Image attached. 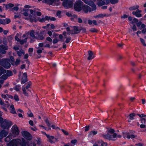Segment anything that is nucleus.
Listing matches in <instances>:
<instances>
[{"label": "nucleus", "mask_w": 146, "mask_h": 146, "mask_svg": "<svg viewBox=\"0 0 146 146\" xmlns=\"http://www.w3.org/2000/svg\"><path fill=\"white\" fill-rule=\"evenodd\" d=\"M107 134H101V136L105 139H108L109 141L112 140L115 141L117 139V137L121 138L122 136L121 135H118L115 133V130L111 128H107Z\"/></svg>", "instance_id": "1"}, {"label": "nucleus", "mask_w": 146, "mask_h": 146, "mask_svg": "<svg viewBox=\"0 0 146 146\" xmlns=\"http://www.w3.org/2000/svg\"><path fill=\"white\" fill-rule=\"evenodd\" d=\"M88 5L92 7V8L89 6L86 5H84L82 7V9L85 13H87L88 12H91L96 9V6L94 3L92 4V5Z\"/></svg>", "instance_id": "2"}, {"label": "nucleus", "mask_w": 146, "mask_h": 146, "mask_svg": "<svg viewBox=\"0 0 146 146\" xmlns=\"http://www.w3.org/2000/svg\"><path fill=\"white\" fill-rule=\"evenodd\" d=\"M9 62H10V60L9 59L3 58L0 59V65L2 66L6 69H8L11 66Z\"/></svg>", "instance_id": "3"}, {"label": "nucleus", "mask_w": 146, "mask_h": 146, "mask_svg": "<svg viewBox=\"0 0 146 146\" xmlns=\"http://www.w3.org/2000/svg\"><path fill=\"white\" fill-rule=\"evenodd\" d=\"M83 3L80 0L76 1L74 5V8L76 11H80L83 6Z\"/></svg>", "instance_id": "4"}, {"label": "nucleus", "mask_w": 146, "mask_h": 146, "mask_svg": "<svg viewBox=\"0 0 146 146\" xmlns=\"http://www.w3.org/2000/svg\"><path fill=\"white\" fill-rule=\"evenodd\" d=\"M73 0H66L62 3L63 6L66 9L71 7L73 5Z\"/></svg>", "instance_id": "5"}, {"label": "nucleus", "mask_w": 146, "mask_h": 146, "mask_svg": "<svg viewBox=\"0 0 146 146\" xmlns=\"http://www.w3.org/2000/svg\"><path fill=\"white\" fill-rule=\"evenodd\" d=\"M12 125L11 121L5 119L1 124V127L3 129H8Z\"/></svg>", "instance_id": "6"}, {"label": "nucleus", "mask_w": 146, "mask_h": 146, "mask_svg": "<svg viewBox=\"0 0 146 146\" xmlns=\"http://www.w3.org/2000/svg\"><path fill=\"white\" fill-rule=\"evenodd\" d=\"M23 137L26 139L29 140H31L32 139V137L31 134L28 132L24 131L22 132Z\"/></svg>", "instance_id": "7"}, {"label": "nucleus", "mask_w": 146, "mask_h": 146, "mask_svg": "<svg viewBox=\"0 0 146 146\" xmlns=\"http://www.w3.org/2000/svg\"><path fill=\"white\" fill-rule=\"evenodd\" d=\"M12 133L14 136L19 134V130L18 128L16 125H15L12 127Z\"/></svg>", "instance_id": "8"}, {"label": "nucleus", "mask_w": 146, "mask_h": 146, "mask_svg": "<svg viewBox=\"0 0 146 146\" xmlns=\"http://www.w3.org/2000/svg\"><path fill=\"white\" fill-rule=\"evenodd\" d=\"M8 47L6 45L1 44L0 45V53L2 54H5L6 53V50H7Z\"/></svg>", "instance_id": "9"}, {"label": "nucleus", "mask_w": 146, "mask_h": 146, "mask_svg": "<svg viewBox=\"0 0 146 146\" xmlns=\"http://www.w3.org/2000/svg\"><path fill=\"white\" fill-rule=\"evenodd\" d=\"M107 146L108 145L106 142H104L102 140H99L96 142L93 146Z\"/></svg>", "instance_id": "10"}, {"label": "nucleus", "mask_w": 146, "mask_h": 146, "mask_svg": "<svg viewBox=\"0 0 146 146\" xmlns=\"http://www.w3.org/2000/svg\"><path fill=\"white\" fill-rule=\"evenodd\" d=\"M74 29V31L71 30L70 32H68V34L70 35V34L73 35L76 34L80 33V29H78V27L74 26L72 27Z\"/></svg>", "instance_id": "11"}, {"label": "nucleus", "mask_w": 146, "mask_h": 146, "mask_svg": "<svg viewBox=\"0 0 146 146\" xmlns=\"http://www.w3.org/2000/svg\"><path fill=\"white\" fill-rule=\"evenodd\" d=\"M18 141L16 139L12 140L10 143L7 144V146H17Z\"/></svg>", "instance_id": "12"}, {"label": "nucleus", "mask_w": 146, "mask_h": 146, "mask_svg": "<svg viewBox=\"0 0 146 146\" xmlns=\"http://www.w3.org/2000/svg\"><path fill=\"white\" fill-rule=\"evenodd\" d=\"M141 10L138 9L135 11H133L132 13L133 15H135L137 17H140L142 16V15L141 14Z\"/></svg>", "instance_id": "13"}, {"label": "nucleus", "mask_w": 146, "mask_h": 146, "mask_svg": "<svg viewBox=\"0 0 146 146\" xmlns=\"http://www.w3.org/2000/svg\"><path fill=\"white\" fill-rule=\"evenodd\" d=\"M8 132L5 130H2L0 133V140H1L3 137H6L8 134Z\"/></svg>", "instance_id": "14"}, {"label": "nucleus", "mask_w": 146, "mask_h": 146, "mask_svg": "<svg viewBox=\"0 0 146 146\" xmlns=\"http://www.w3.org/2000/svg\"><path fill=\"white\" fill-rule=\"evenodd\" d=\"M88 57L87 59L88 60H90L93 59L95 56L94 55V53L91 50H89L88 51Z\"/></svg>", "instance_id": "15"}, {"label": "nucleus", "mask_w": 146, "mask_h": 146, "mask_svg": "<svg viewBox=\"0 0 146 146\" xmlns=\"http://www.w3.org/2000/svg\"><path fill=\"white\" fill-rule=\"evenodd\" d=\"M23 77L22 78L21 82V84H23L25 83L27 81V75L26 73H24L23 74Z\"/></svg>", "instance_id": "16"}, {"label": "nucleus", "mask_w": 146, "mask_h": 146, "mask_svg": "<svg viewBox=\"0 0 146 146\" xmlns=\"http://www.w3.org/2000/svg\"><path fill=\"white\" fill-rule=\"evenodd\" d=\"M45 135L48 138V141L51 143H54V142L52 141V139H54V137L52 136H50L49 135H47L46 133H45Z\"/></svg>", "instance_id": "17"}, {"label": "nucleus", "mask_w": 146, "mask_h": 146, "mask_svg": "<svg viewBox=\"0 0 146 146\" xmlns=\"http://www.w3.org/2000/svg\"><path fill=\"white\" fill-rule=\"evenodd\" d=\"M33 15L32 14V15L29 16V20L31 22H33V21L36 22V18L35 15Z\"/></svg>", "instance_id": "18"}, {"label": "nucleus", "mask_w": 146, "mask_h": 146, "mask_svg": "<svg viewBox=\"0 0 146 146\" xmlns=\"http://www.w3.org/2000/svg\"><path fill=\"white\" fill-rule=\"evenodd\" d=\"M122 133L123 138H127L129 139H130V136L129 133L127 132L124 131L122 132Z\"/></svg>", "instance_id": "19"}, {"label": "nucleus", "mask_w": 146, "mask_h": 146, "mask_svg": "<svg viewBox=\"0 0 146 146\" xmlns=\"http://www.w3.org/2000/svg\"><path fill=\"white\" fill-rule=\"evenodd\" d=\"M106 16L107 15L106 14H100L94 16V17L95 19L103 18Z\"/></svg>", "instance_id": "20"}, {"label": "nucleus", "mask_w": 146, "mask_h": 146, "mask_svg": "<svg viewBox=\"0 0 146 146\" xmlns=\"http://www.w3.org/2000/svg\"><path fill=\"white\" fill-rule=\"evenodd\" d=\"M88 23L89 25H92V23L95 25H97V21L96 20H93L92 21L90 20H88Z\"/></svg>", "instance_id": "21"}, {"label": "nucleus", "mask_w": 146, "mask_h": 146, "mask_svg": "<svg viewBox=\"0 0 146 146\" xmlns=\"http://www.w3.org/2000/svg\"><path fill=\"white\" fill-rule=\"evenodd\" d=\"M29 33V34L30 36L32 38H36L34 35L35 32L33 30H31L30 31L28 32Z\"/></svg>", "instance_id": "22"}, {"label": "nucleus", "mask_w": 146, "mask_h": 146, "mask_svg": "<svg viewBox=\"0 0 146 146\" xmlns=\"http://www.w3.org/2000/svg\"><path fill=\"white\" fill-rule=\"evenodd\" d=\"M10 110V112L11 113L13 114H16L15 109L13 105H12L11 106Z\"/></svg>", "instance_id": "23"}, {"label": "nucleus", "mask_w": 146, "mask_h": 146, "mask_svg": "<svg viewBox=\"0 0 146 146\" xmlns=\"http://www.w3.org/2000/svg\"><path fill=\"white\" fill-rule=\"evenodd\" d=\"M136 114L134 113H132L129 114V120H128L129 122H130V120H132L134 119V117L135 116Z\"/></svg>", "instance_id": "24"}, {"label": "nucleus", "mask_w": 146, "mask_h": 146, "mask_svg": "<svg viewBox=\"0 0 146 146\" xmlns=\"http://www.w3.org/2000/svg\"><path fill=\"white\" fill-rule=\"evenodd\" d=\"M139 6L138 5H135L132 7H131L129 8V9L130 11H133L136 9H138Z\"/></svg>", "instance_id": "25"}, {"label": "nucleus", "mask_w": 146, "mask_h": 146, "mask_svg": "<svg viewBox=\"0 0 146 146\" xmlns=\"http://www.w3.org/2000/svg\"><path fill=\"white\" fill-rule=\"evenodd\" d=\"M17 54L19 56H21L22 54H25L24 51L21 49H20L19 51L17 52Z\"/></svg>", "instance_id": "26"}, {"label": "nucleus", "mask_w": 146, "mask_h": 146, "mask_svg": "<svg viewBox=\"0 0 146 146\" xmlns=\"http://www.w3.org/2000/svg\"><path fill=\"white\" fill-rule=\"evenodd\" d=\"M20 60L18 58L16 60L15 62H14L12 63V65L13 66H17L19 64L20 62Z\"/></svg>", "instance_id": "27"}, {"label": "nucleus", "mask_w": 146, "mask_h": 146, "mask_svg": "<svg viewBox=\"0 0 146 146\" xmlns=\"http://www.w3.org/2000/svg\"><path fill=\"white\" fill-rule=\"evenodd\" d=\"M46 20L49 21L50 20L52 21H54L56 20V18L53 17L46 16Z\"/></svg>", "instance_id": "28"}, {"label": "nucleus", "mask_w": 146, "mask_h": 146, "mask_svg": "<svg viewBox=\"0 0 146 146\" xmlns=\"http://www.w3.org/2000/svg\"><path fill=\"white\" fill-rule=\"evenodd\" d=\"M3 5L5 6V7L6 10L14 6V4L12 3H9L6 5H5V4H4Z\"/></svg>", "instance_id": "29"}, {"label": "nucleus", "mask_w": 146, "mask_h": 146, "mask_svg": "<svg viewBox=\"0 0 146 146\" xmlns=\"http://www.w3.org/2000/svg\"><path fill=\"white\" fill-rule=\"evenodd\" d=\"M84 3L87 4L92 5L94 3L91 0H82Z\"/></svg>", "instance_id": "30"}, {"label": "nucleus", "mask_w": 146, "mask_h": 146, "mask_svg": "<svg viewBox=\"0 0 146 146\" xmlns=\"http://www.w3.org/2000/svg\"><path fill=\"white\" fill-rule=\"evenodd\" d=\"M6 72V70L4 69L2 67L0 66V76L3 74H4Z\"/></svg>", "instance_id": "31"}, {"label": "nucleus", "mask_w": 146, "mask_h": 146, "mask_svg": "<svg viewBox=\"0 0 146 146\" xmlns=\"http://www.w3.org/2000/svg\"><path fill=\"white\" fill-rule=\"evenodd\" d=\"M105 4V3L102 0L100 1H98L97 5L98 6H101Z\"/></svg>", "instance_id": "32"}, {"label": "nucleus", "mask_w": 146, "mask_h": 146, "mask_svg": "<svg viewBox=\"0 0 146 146\" xmlns=\"http://www.w3.org/2000/svg\"><path fill=\"white\" fill-rule=\"evenodd\" d=\"M29 35V33L27 32L25 33L21 37V38H27V40L28 38V36Z\"/></svg>", "instance_id": "33"}, {"label": "nucleus", "mask_w": 146, "mask_h": 146, "mask_svg": "<svg viewBox=\"0 0 146 146\" xmlns=\"http://www.w3.org/2000/svg\"><path fill=\"white\" fill-rule=\"evenodd\" d=\"M7 77L11 76L13 75V73L11 71L7 70V71L6 74Z\"/></svg>", "instance_id": "34"}, {"label": "nucleus", "mask_w": 146, "mask_h": 146, "mask_svg": "<svg viewBox=\"0 0 146 146\" xmlns=\"http://www.w3.org/2000/svg\"><path fill=\"white\" fill-rule=\"evenodd\" d=\"M54 1L55 0H45L46 3L49 4L50 5H52L54 2Z\"/></svg>", "instance_id": "35"}, {"label": "nucleus", "mask_w": 146, "mask_h": 146, "mask_svg": "<svg viewBox=\"0 0 146 146\" xmlns=\"http://www.w3.org/2000/svg\"><path fill=\"white\" fill-rule=\"evenodd\" d=\"M22 90L23 91V93L25 95L27 96H28L29 94L25 90V88L24 87H23Z\"/></svg>", "instance_id": "36"}, {"label": "nucleus", "mask_w": 146, "mask_h": 146, "mask_svg": "<svg viewBox=\"0 0 146 146\" xmlns=\"http://www.w3.org/2000/svg\"><path fill=\"white\" fill-rule=\"evenodd\" d=\"M45 121L47 126L49 127V129H51V128L50 127L51 124L50 123L48 119L47 118L45 120Z\"/></svg>", "instance_id": "37"}, {"label": "nucleus", "mask_w": 146, "mask_h": 146, "mask_svg": "<svg viewBox=\"0 0 146 146\" xmlns=\"http://www.w3.org/2000/svg\"><path fill=\"white\" fill-rule=\"evenodd\" d=\"M98 133V132L97 131H90L89 133V135H96Z\"/></svg>", "instance_id": "38"}, {"label": "nucleus", "mask_w": 146, "mask_h": 146, "mask_svg": "<svg viewBox=\"0 0 146 146\" xmlns=\"http://www.w3.org/2000/svg\"><path fill=\"white\" fill-rule=\"evenodd\" d=\"M27 42V38H25L24 39L20 40L19 42L21 45L23 44L24 43H25Z\"/></svg>", "instance_id": "39"}, {"label": "nucleus", "mask_w": 146, "mask_h": 146, "mask_svg": "<svg viewBox=\"0 0 146 146\" xmlns=\"http://www.w3.org/2000/svg\"><path fill=\"white\" fill-rule=\"evenodd\" d=\"M89 31L92 33H98V30L96 29L93 28L90 29Z\"/></svg>", "instance_id": "40"}, {"label": "nucleus", "mask_w": 146, "mask_h": 146, "mask_svg": "<svg viewBox=\"0 0 146 146\" xmlns=\"http://www.w3.org/2000/svg\"><path fill=\"white\" fill-rule=\"evenodd\" d=\"M6 74L3 75L1 76L0 77V78L4 80H6L8 78Z\"/></svg>", "instance_id": "41"}, {"label": "nucleus", "mask_w": 146, "mask_h": 146, "mask_svg": "<svg viewBox=\"0 0 146 146\" xmlns=\"http://www.w3.org/2000/svg\"><path fill=\"white\" fill-rule=\"evenodd\" d=\"M36 38L38 40H42L44 38V37L43 35H39L38 36V37Z\"/></svg>", "instance_id": "42"}, {"label": "nucleus", "mask_w": 146, "mask_h": 146, "mask_svg": "<svg viewBox=\"0 0 146 146\" xmlns=\"http://www.w3.org/2000/svg\"><path fill=\"white\" fill-rule=\"evenodd\" d=\"M80 31H82V32L84 33H85L86 32V28H83L82 27H80Z\"/></svg>", "instance_id": "43"}, {"label": "nucleus", "mask_w": 146, "mask_h": 146, "mask_svg": "<svg viewBox=\"0 0 146 146\" xmlns=\"http://www.w3.org/2000/svg\"><path fill=\"white\" fill-rule=\"evenodd\" d=\"M140 41L142 44L145 46H146V44L145 43V41L144 40L141 38H140Z\"/></svg>", "instance_id": "44"}, {"label": "nucleus", "mask_w": 146, "mask_h": 146, "mask_svg": "<svg viewBox=\"0 0 146 146\" xmlns=\"http://www.w3.org/2000/svg\"><path fill=\"white\" fill-rule=\"evenodd\" d=\"M110 2L112 4H115L118 2V0H110Z\"/></svg>", "instance_id": "45"}, {"label": "nucleus", "mask_w": 146, "mask_h": 146, "mask_svg": "<svg viewBox=\"0 0 146 146\" xmlns=\"http://www.w3.org/2000/svg\"><path fill=\"white\" fill-rule=\"evenodd\" d=\"M33 50V48H29L28 50V52L29 53V55L30 56H32V54L31 53L32 52Z\"/></svg>", "instance_id": "46"}, {"label": "nucleus", "mask_w": 146, "mask_h": 146, "mask_svg": "<svg viewBox=\"0 0 146 146\" xmlns=\"http://www.w3.org/2000/svg\"><path fill=\"white\" fill-rule=\"evenodd\" d=\"M11 137L10 136H7L5 139V141L6 142H8L11 139Z\"/></svg>", "instance_id": "47"}, {"label": "nucleus", "mask_w": 146, "mask_h": 146, "mask_svg": "<svg viewBox=\"0 0 146 146\" xmlns=\"http://www.w3.org/2000/svg\"><path fill=\"white\" fill-rule=\"evenodd\" d=\"M59 41V40L58 39L56 38L53 39L52 42L53 44H56Z\"/></svg>", "instance_id": "48"}, {"label": "nucleus", "mask_w": 146, "mask_h": 146, "mask_svg": "<svg viewBox=\"0 0 146 146\" xmlns=\"http://www.w3.org/2000/svg\"><path fill=\"white\" fill-rule=\"evenodd\" d=\"M19 7H15L11 9L10 11L13 12L14 11H17L19 9Z\"/></svg>", "instance_id": "49"}, {"label": "nucleus", "mask_w": 146, "mask_h": 146, "mask_svg": "<svg viewBox=\"0 0 146 146\" xmlns=\"http://www.w3.org/2000/svg\"><path fill=\"white\" fill-rule=\"evenodd\" d=\"M36 48L38 49L36 51V52L37 53L39 54L42 52V50L39 49V47H36Z\"/></svg>", "instance_id": "50"}, {"label": "nucleus", "mask_w": 146, "mask_h": 146, "mask_svg": "<svg viewBox=\"0 0 146 146\" xmlns=\"http://www.w3.org/2000/svg\"><path fill=\"white\" fill-rule=\"evenodd\" d=\"M0 23L1 24L5 25L6 24L5 20H2L0 19Z\"/></svg>", "instance_id": "51"}, {"label": "nucleus", "mask_w": 146, "mask_h": 146, "mask_svg": "<svg viewBox=\"0 0 146 146\" xmlns=\"http://www.w3.org/2000/svg\"><path fill=\"white\" fill-rule=\"evenodd\" d=\"M14 89L17 91H19L20 89V86L19 85H17L14 88Z\"/></svg>", "instance_id": "52"}, {"label": "nucleus", "mask_w": 146, "mask_h": 146, "mask_svg": "<svg viewBox=\"0 0 146 146\" xmlns=\"http://www.w3.org/2000/svg\"><path fill=\"white\" fill-rule=\"evenodd\" d=\"M66 39L65 41V42L66 43H68L70 42V40L71 39V37H66Z\"/></svg>", "instance_id": "53"}, {"label": "nucleus", "mask_w": 146, "mask_h": 146, "mask_svg": "<svg viewBox=\"0 0 146 146\" xmlns=\"http://www.w3.org/2000/svg\"><path fill=\"white\" fill-rule=\"evenodd\" d=\"M138 21V19H136V18H134L133 19V21L131 22V23L132 24H133L134 23H136Z\"/></svg>", "instance_id": "54"}, {"label": "nucleus", "mask_w": 146, "mask_h": 146, "mask_svg": "<svg viewBox=\"0 0 146 146\" xmlns=\"http://www.w3.org/2000/svg\"><path fill=\"white\" fill-rule=\"evenodd\" d=\"M128 17V15L126 14H123L121 16V17L122 19H126Z\"/></svg>", "instance_id": "55"}, {"label": "nucleus", "mask_w": 146, "mask_h": 146, "mask_svg": "<svg viewBox=\"0 0 146 146\" xmlns=\"http://www.w3.org/2000/svg\"><path fill=\"white\" fill-rule=\"evenodd\" d=\"M46 20V17L45 18H42V19H39V21L40 22H44L45 21V20Z\"/></svg>", "instance_id": "56"}, {"label": "nucleus", "mask_w": 146, "mask_h": 146, "mask_svg": "<svg viewBox=\"0 0 146 146\" xmlns=\"http://www.w3.org/2000/svg\"><path fill=\"white\" fill-rule=\"evenodd\" d=\"M14 99L17 101H18L19 100L18 96L17 95H15L14 96Z\"/></svg>", "instance_id": "57"}, {"label": "nucleus", "mask_w": 146, "mask_h": 146, "mask_svg": "<svg viewBox=\"0 0 146 146\" xmlns=\"http://www.w3.org/2000/svg\"><path fill=\"white\" fill-rule=\"evenodd\" d=\"M10 60H11V64H12V63L14 62V60L13 57V56H11L10 57V59H9Z\"/></svg>", "instance_id": "58"}, {"label": "nucleus", "mask_w": 146, "mask_h": 146, "mask_svg": "<svg viewBox=\"0 0 146 146\" xmlns=\"http://www.w3.org/2000/svg\"><path fill=\"white\" fill-rule=\"evenodd\" d=\"M30 113H28L27 114L28 115V116L30 117H33V114L32 113L31 111H29Z\"/></svg>", "instance_id": "59"}, {"label": "nucleus", "mask_w": 146, "mask_h": 146, "mask_svg": "<svg viewBox=\"0 0 146 146\" xmlns=\"http://www.w3.org/2000/svg\"><path fill=\"white\" fill-rule=\"evenodd\" d=\"M61 130L65 135H69L67 131H65L64 130L62 129Z\"/></svg>", "instance_id": "60"}, {"label": "nucleus", "mask_w": 146, "mask_h": 146, "mask_svg": "<svg viewBox=\"0 0 146 146\" xmlns=\"http://www.w3.org/2000/svg\"><path fill=\"white\" fill-rule=\"evenodd\" d=\"M13 38L12 36H10L8 38V40L9 42H11L12 41Z\"/></svg>", "instance_id": "61"}, {"label": "nucleus", "mask_w": 146, "mask_h": 146, "mask_svg": "<svg viewBox=\"0 0 146 146\" xmlns=\"http://www.w3.org/2000/svg\"><path fill=\"white\" fill-rule=\"evenodd\" d=\"M141 121L142 123L145 124V118H143L141 119Z\"/></svg>", "instance_id": "62"}, {"label": "nucleus", "mask_w": 146, "mask_h": 146, "mask_svg": "<svg viewBox=\"0 0 146 146\" xmlns=\"http://www.w3.org/2000/svg\"><path fill=\"white\" fill-rule=\"evenodd\" d=\"M132 29L133 31H135L137 30L136 26L135 25H133V27L132 28Z\"/></svg>", "instance_id": "63"}, {"label": "nucleus", "mask_w": 146, "mask_h": 146, "mask_svg": "<svg viewBox=\"0 0 146 146\" xmlns=\"http://www.w3.org/2000/svg\"><path fill=\"white\" fill-rule=\"evenodd\" d=\"M5 20L6 24H8L11 22L10 19H7Z\"/></svg>", "instance_id": "64"}]
</instances>
